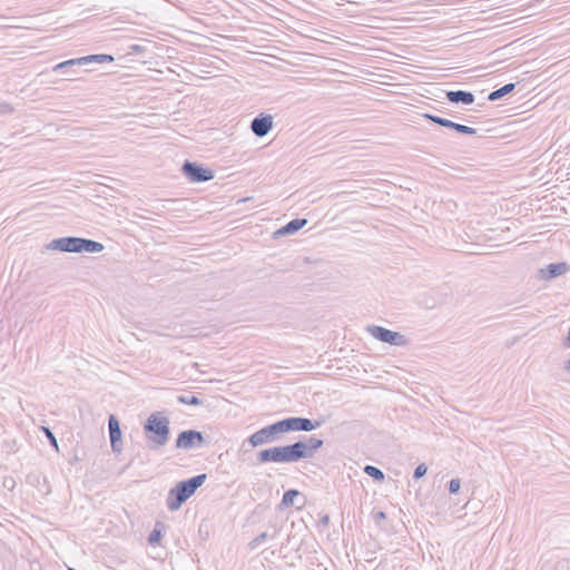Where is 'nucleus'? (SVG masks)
<instances>
[{"mask_svg": "<svg viewBox=\"0 0 570 570\" xmlns=\"http://www.w3.org/2000/svg\"><path fill=\"white\" fill-rule=\"evenodd\" d=\"M170 421L161 412L151 413L144 423V433L150 450L166 445L170 436Z\"/></svg>", "mask_w": 570, "mask_h": 570, "instance_id": "obj_1", "label": "nucleus"}, {"mask_svg": "<svg viewBox=\"0 0 570 570\" xmlns=\"http://www.w3.org/2000/svg\"><path fill=\"white\" fill-rule=\"evenodd\" d=\"M207 475L205 473L197 474L187 480L179 481L171 488L166 498V505L170 511H177L181 505L195 494L197 489L204 484Z\"/></svg>", "mask_w": 570, "mask_h": 570, "instance_id": "obj_2", "label": "nucleus"}, {"mask_svg": "<svg viewBox=\"0 0 570 570\" xmlns=\"http://www.w3.org/2000/svg\"><path fill=\"white\" fill-rule=\"evenodd\" d=\"M48 248L65 253H100L105 246L94 239L66 236L53 239Z\"/></svg>", "mask_w": 570, "mask_h": 570, "instance_id": "obj_3", "label": "nucleus"}, {"mask_svg": "<svg viewBox=\"0 0 570 570\" xmlns=\"http://www.w3.org/2000/svg\"><path fill=\"white\" fill-rule=\"evenodd\" d=\"M296 462L292 444L273 446L256 453V464Z\"/></svg>", "mask_w": 570, "mask_h": 570, "instance_id": "obj_4", "label": "nucleus"}, {"mask_svg": "<svg viewBox=\"0 0 570 570\" xmlns=\"http://www.w3.org/2000/svg\"><path fill=\"white\" fill-rule=\"evenodd\" d=\"M283 433H285V431L281 420L254 432L246 440V442H248L252 448H256L263 444L273 443L281 440V435Z\"/></svg>", "mask_w": 570, "mask_h": 570, "instance_id": "obj_5", "label": "nucleus"}, {"mask_svg": "<svg viewBox=\"0 0 570 570\" xmlns=\"http://www.w3.org/2000/svg\"><path fill=\"white\" fill-rule=\"evenodd\" d=\"M181 173L190 183H205L215 177L214 170L189 160L183 164Z\"/></svg>", "mask_w": 570, "mask_h": 570, "instance_id": "obj_6", "label": "nucleus"}, {"mask_svg": "<svg viewBox=\"0 0 570 570\" xmlns=\"http://www.w3.org/2000/svg\"><path fill=\"white\" fill-rule=\"evenodd\" d=\"M323 444V440L316 436H309L305 441L299 440L292 443L296 462L313 458L315 452L321 449Z\"/></svg>", "mask_w": 570, "mask_h": 570, "instance_id": "obj_7", "label": "nucleus"}, {"mask_svg": "<svg viewBox=\"0 0 570 570\" xmlns=\"http://www.w3.org/2000/svg\"><path fill=\"white\" fill-rule=\"evenodd\" d=\"M366 331L377 341L383 343H389L394 346H402L406 343V338L399 332H393L389 328L379 326V325H370L366 327Z\"/></svg>", "mask_w": 570, "mask_h": 570, "instance_id": "obj_8", "label": "nucleus"}, {"mask_svg": "<svg viewBox=\"0 0 570 570\" xmlns=\"http://www.w3.org/2000/svg\"><path fill=\"white\" fill-rule=\"evenodd\" d=\"M207 444L202 432L196 430H185L180 432L176 440V448L183 450L198 449Z\"/></svg>", "mask_w": 570, "mask_h": 570, "instance_id": "obj_9", "label": "nucleus"}, {"mask_svg": "<svg viewBox=\"0 0 570 570\" xmlns=\"http://www.w3.org/2000/svg\"><path fill=\"white\" fill-rule=\"evenodd\" d=\"M285 433L292 431L311 432L323 424V421H313L307 417L289 416L282 420Z\"/></svg>", "mask_w": 570, "mask_h": 570, "instance_id": "obj_10", "label": "nucleus"}, {"mask_svg": "<svg viewBox=\"0 0 570 570\" xmlns=\"http://www.w3.org/2000/svg\"><path fill=\"white\" fill-rule=\"evenodd\" d=\"M115 59L111 55L98 53V55H89L80 58L69 59L57 63L52 70L58 71L60 69H65L66 67H81L86 66L90 62L105 63L112 62Z\"/></svg>", "mask_w": 570, "mask_h": 570, "instance_id": "obj_11", "label": "nucleus"}, {"mask_svg": "<svg viewBox=\"0 0 570 570\" xmlns=\"http://www.w3.org/2000/svg\"><path fill=\"white\" fill-rule=\"evenodd\" d=\"M273 128V116L259 114L250 122V129L256 137H265Z\"/></svg>", "mask_w": 570, "mask_h": 570, "instance_id": "obj_12", "label": "nucleus"}, {"mask_svg": "<svg viewBox=\"0 0 570 570\" xmlns=\"http://www.w3.org/2000/svg\"><path fill=\"white\" fill-rule=\"evenodd\" d=\"M108 429H109L111 450H112V452L119 454L122 451V440H121L122 433H121L119 421L114 414H111L108 419Z\"/></svg>", "mask_w": 570, "mask_h": 570, "instance_id": "obj_13", "label": "nucleus"}, {"mask_svg": "<svg viewBox=\"0 0 570 570\" xmlns=\"http://www.w3.org/2000/svg\"><path fill=\"white\" fill-rule=\"evenodd\" d=\"M570 271V265L566 262L561 263H551L547 265L544 268L540 269V276L542 279L549 281L556 278L560 275L566 274Z\"/></svg>", "mask_w": 570, "mask_h": 570, "instance_id": "obj_14", "label": "nucleus"}, {"mask_svg": "<svg viewBox=\"0 0 570 570\" xmlns=\"http://www.w3.org/2000/svg\"><path fill=\"white\" fill-rule=\"evenodd\" d=\"M445 96L452 104L471 105L475 100L474 95L471 91L465 90H450L445 92Z\"/></svg>", "mask_w": 570, "mask_h": 570, "instance_id": "obj_15", "label": "nucleus"}, {"mask_svg": "<svg viewBox=\"0 0 570 570\" xmlns=\"http://www.w3.org/2000/svg\"><path fill=\"white\" fill-rule=\"evenodd\" d=\"M307 224L305 218H295L281 227L275 234L281 236L293 235Z\"/></svg>", "mask_w": 570, "mask_h": 570, "instance_id": "obj_16", "label": "nucleus"}, {"mask_svg": "<svg viewBox=\"0 0 570 570\" xmlns=\"http://www.w3.org/2000/svg\"><path fill=\"white\" fill-rule=\"evenodd\" d=\"M279 532V529L276 525L272 527V531H265L255 537L250 542L249 547L252 549H255L259 547L263 542H265L267 539H274Z\"/></svg>", "mask_w": 570, "mask_h": 570, "instance_id": "obj_17", "label": "nucleus"}, {"mask_svg": "<svg viewBox=\"0 0 570 570\" xmlns=\"http://www.w3.org/2000/svg\"><path fill=\"white\" fill-rule=\"evenodd\" d=\"M514 88H515V83H512V82L507 83V85L502 86L501 88L491 91L488 96V99L490 101L499 100L502 97L512 92L514 90Z\"/></svg>", "mask_w": 570, "mask_h": 570, "instance_id": "obj_18", "label": "nucleus"}, {"mask_svg": "<svg viewBox=\"0 0 570 570\" xmlns=\"http://www.w3.org/2000/svg\"><path fill=\"white\" fill-rule=\"evenodd\" d=\"M445 128L454 130V131H456L459 134H462V135H474V134H476V130L474 128L465 126V125H461V124H458V122H454L452 120H449V122L446 124Z\"/></svg>", "mask_w": 570, "mask_h": 570, "instance_id": "obj_19", "label": "nucleus"}, {"mask_svg": "<svg viewBox=\"0 0 570 570\" xmlns=\"http://www.w3.org/2000/svg\"><path fill=\"white\" fill-rule=\"evenodd\" d=\"M299 491L296 490V489H291V490H287L283 498H282V501H281V504H279V508L283 509V508H287V507H291V505H294V501L295 499L299 495Z\"/></svg>", "mask_w": 570, "mask_h": 570, "instance_id": "obj_20", "label": "nucleus"}, {"mask_svg": "<svg viewBox=\"0 0 570 570\" xmlns=\"http://www.w3.org/2000/svg\"><path fill=\"white\" fill-rule=\"evenodd\" d=\"M363 470L368 476L373 478L374 481L383 482L385 479L384 472L374 465L367 464Z\"/></svg>", "mask_w": 570, "mask_h": 570, "instance_id": "obj_21", "label": "nucleus"}, {"mask_svg": "<svg viewBox=\"0 0 570 570\" xmlns=\"http://www.w3.org/2000/svg\"><path fill=\"white\" fill-rule=\"evenodd\" d=\"M177 401L180 404L195 405V406L200 405L203 403L202 400L194 394L179 395V396H177Z\"/></svg>", "mask_w": 570, "mask_h": 570, "instance_id": "obj_22", "label": "nucleus"}, {"mask_svg": "<svg viewBox=\"0 0 570 570\" xmlns=\"http://www.w3.org/2000/svg\"><path fill=\"white\" fill-rule=\"evenodd\" d=\"M423 117L425 119L432 121L433 124H436V125L442 126V127H446V124L450 120V119H446V118H443V117H440V116H436V115H432V114H424Z\"/></svg>", "mask_w": 570, "mask_h": 570, "instance_id": "obj_23", "label": "nucleus"}, {"mask_svg": "<svg viewBox=\"0 0 570 570\" xmlns=\"http://www.w3.org/2000/svg\"><path fill=\"white\" fill-rule=\"evenodd\" d=\"M41 430L45 433L46 438L48 439L49 443L56 450H58V442H57V439H56L55 434L52 433V431L49 428H47V426H42Z\"/></svg>", "mask_w": 570, "mask_h": 570, "instance_id": "obj_24", "label": "nucleus"}, {"mask_svg": "<svg viewBox=\"0 0 570 570\" xmlns=\"http://www.w3.org/2000/svg\"><path fill=\"white\" fill-rule=\"evenodd\" d=\"M161 539V531L155 528L148 537V542L151 546L159 543Z\"/></svg>", "mask_w": 570, "mask_h": 570, "instance_id": "obj_25", "label": "nucleus"}, {"mask_svg": "<svg viewBox=\"0 0 570 570\" xmlns=\"http://www.w3.org/2000/svg\"><path fill=\"white\" fill-rule=\"evenodd\" d=\"M426 471H428V466L424 463H421V464H419L415 468L414 473H413V478L415 480H419V479L423 478L426 474Z\"/></svg>", "mask_w": 570, "mask_h": 570, "instance_id": "obj_26", "label": "nucleus"}, {"mask_svg": "<svg viewBox=\"0 0 570 570\" xmlns=\"http://www.w3.org/2000/svg\"><path fill=\"white\" fill-rule=\"evenodd\" d=\"M461 488V481L460 479H452L450 482H449V492L451 494H455L459 492Z\"/></svg>", "mask_w": 570, "mask_h": 570, "instance_id": "obj_27", "label": "nucleus"}, {"mask_svg": "<svg viewBox=\"0 0 570 570\" xmlns=\"http://www.w3.org/2000/svg\"><path fill=\"white\" fill-rule=\"evenodd\" d=\"M13 112V108L8 102H0V115H9Z\"/></svg>", "mask_w": 570, "mask_h": 570, "instance_id": "obj_28", "label": "nucleus"}, {"mask_svg": "<svg viewBox=\"0 0 570 570\" xmlns=\"http://www.w3.org/2000/svg\"><path fill=\"white\" fill-rule=\"evenodd\" d=\"M385 519H386V514H385V512H383V511H377V512H375V513H374V520H375L376 522H380V521L385 520Z\"/></svg>", "mask_w": 570, "mask_h": 570, "instance_id": "obj_29", "label": "nucleus"}, {"mask_svg": "<svg viewBox=\"0 0 570 570\" xmlns=\"http://www.w3.org/2000/svg\"><path fill=\"white\" fill-rule=\"evenodd\" d=\"M59 71H62V72L68 73V75L76 73L75 67H66L65 69H60Z\"/></svg>", "mask_w": 570, "mask_h": 570, "instance_id": "obj_30", "label": "nucleus"}, {"mask_svg": "<svg viewBox=\"0 0 570 570\" xmlns=\"http://www.w3.org/2000/svg\"><path fill=\"white\" fill-rule=\"evenodd\" d=\"M130 49H131V50H134V51H137V52H139V51H141V50H142L141 46H139V45H132V46L130 47Z\"/></svg>", "mask_w": 570, "mask_h": 570, "instance_id": "obj_31", "label": "nucleus"}, {"mask_svg": "<svg viewBox=\"0 0 570 570\" xmlns=\"http://www.w3.org/2000/svg\"><path fill=\"white\" fill-rule=\"evenodd\" d=\"M373 570H389L382 563L377 564Z\"/></svg>", "mask_w": 570, "mask_h": 570, "instance_id": "obj_32", "label": "nucleus"}, {"mask_svg": "<svg viewBox=\"0 0 570 570\" xmlns=\"http://www.w3.org/2000/svg\"><path fill=\"white\" fill-rule=\"evenodd\" d=\"M563 368H564L567 372H569V373H570V360H569V361H567V362L564 363V367H563Z\"/></svg>", "mask_w": 570, "mask_h": 570, "instance_id": "obj_33", "label": "nucleus"}, {"mask_svg": "<svg viewBox=\"0 0 570 570\" xmlns=\"http://www.w3.org/2000/svg\"><path fill=\"white\" fill-rule=\"evenodd\" d=\"M321 521H322L323 524H327L328 521H330L328 515L323 517Z\"/></svg>", "mask_w": 570, "mask_h": 570, "instance_id": "obj_34", "label": "nucleus"}, {"mask_svg": "<svg viewBox=\"0 0 570 570\" xmlns=\"http://www.w3.org/2000/svg\"><path fill=\"white\" fill-rule=\"evenodd\" d=\"M566 345H567L568 347H570V330H569L568 336H567V338H566Z\"/></svg>", "mask_w": 570, "mask_h": 570, "instance_id": "obj_35", "label": "nucleus"}, {"mask_svg": "<svg viewBox=\"0 0 570 570\" xmlns=\"http://www.w3.org/2000/svg\"><path fill=\"white\" fill-rule=\"evenodd\" d=\"M68 570H76V569H73V568H69Z\"/></svg>", "mask_w": 570, "mask_h": 570, "instance_id": "obj_36", "label": "nucleus"}]
</instances>
